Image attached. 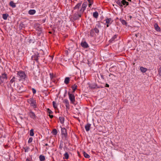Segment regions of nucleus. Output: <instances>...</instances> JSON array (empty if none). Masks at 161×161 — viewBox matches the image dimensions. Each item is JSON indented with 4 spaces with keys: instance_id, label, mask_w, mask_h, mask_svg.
<instances>
[{
    "instance_id": "nucleus-26",
    "label": "nucleus",
    "mask_w": 161,
    "mask_h": 161,
    "mask_svg": "<svg viewBox=\"0 0 161 161\" xmlns=\"http://www.w3.org/2000/svg\"><path fill=\"white\" fill-rule=\"evenodd\" d=\"M53 134L54 135H56L58 131L56 129H53L52 131Z\"/></svg>"
},
{
    "instance_id": "nucleus-51",
    "label": "nucleus",
    "mask_w": 161,
    "mask_h": 161,
    "mask_svg": "<svg viewBox=\"0 0 161 161\" xmlns=\"http://www.w3.org/2000/svg\"><path fill=\"white\" fill-rule=\"evenodd\" d=\"M26 161H31L29 160L28 158H27L26 160Z\"/></svg>"
},
{
    "instance_id": "nucleus-19",
    "label": "nucleus",
    "mask_w": 161,
    "mask_h": 161,
    "mask_svg": "<svg viewBox=\"0 0 161 161\" xmlns=\"http://www.w3.org/2000/svg\"><path fill=\"white\" fill-rule=\"evenodd\" d=\"M9 15L7 14H3V18L4 20H6Z\"/></svg>"
},
{
    "instance_id": "nucleus-12",
    "label": "nucleus",
    "mask_w": 161,
    "mask_h": 161,
    "mask_svg": "<svg viewBox=\"0 0 161 161\" xmlns=\"http://www.w3.org/2000/svg\"><path fill=\"white\" fill-rule=\"evenodd\" d=\"M106 23L107 24H110L113 21V20H112L111 18H107L105 19Z\"/></svg>"
},
{
    "instance_id": "nucleus-1",
    "label": "nucleus",
    "mask_w": 161,
    "mask_h": 161,
    "mask_svg": "<svg viewBox=\"0 0 161 161\" xmlns=\"http://www.w3.org/2000/svg\"><path fill=\"white\" fill-rule=\"evenodd\" d=\"M87 2H84L82 5V6L80 9V7L81 4V3H79L74 7L73 12H74V14L73 17V19L74 20L79 19V18L81 17L82 14L85 10L87 6Z\"/></svg>"
},
{
    "instance_id": "nucleus-49",
    "label": "nucleus",
    "mask_w": 161,
    "mask_h": 161,
    "mask_svg": "<svg viewBox=\"0 0 161 161\" xmlns=\"http://www.w3.org/2000/svg\"><path fill=\"white\" fill-rule=\"evenodd\" d=\"M66 108H68L69 106V103L68 104H66Z\"/></svg>"
},
{
    "instance_id": "nucleus-47",
    "label": "nucleus",
    "mask_w": 161,
    "mask_h": 161,
    "mask_svg": "<svg viewBox=\"0 0 161 161\" xmlns=\"http://www.w3.org/2000/svg\"><path fill=\"white\" fill-rule=\"evenodd\" d=\"M111 75H112V76H114V77H115V76L112 74L110 73L109 75V76H110Z\"/></svg>"
},
{
    "instance_id": "nucleus-31",
    "label": "nucleus",
    "mask_w": 161,
    "mask_h": 161,
    "mask_svg": "<svg viewBox=\"0 0 161 161\" xmlns=\"http://www.w3.org/2000/svg\"><path fill=\"white\" fill-rule=\"evenodd\" d=\"M93 30H94V31H95L96 33L97 34H98L99 33V31L97 27H95Z\"/></svg>"
},
{
    "instance_id": "nucleus-3",
    "label": "nucleus",
    "mask_w": 161,
    "mask_h": 161,
    "mask_svg": "<svg viewBox=\"0 0 161 161\" xmlns=\"http://www.w3.org/2000/svg\"><path fill=\"white\" fill-rule=\"evenodd\" d=\"M7 79V75L5 73L2 74V75H0V85L4 82V80H6Z\"/></svg>"
},
{
    "instance_id": "nucleus-18",
    "label": "nucleus",
    "mask_w": 161,
    "mask_h": 161,
    "mask_svg": "<svg viewBox=\"0 0 161 161\" xmlns=\"http://www.w3.org/2000/svg\"><path fill=\"white\" fill-rule=\"evenodd\" d=\"M70 80V78L68 77H66L64 79V82L66 84H68Z\"/></svg>"
},
{
    "instance_id": "nucleus-2",
    "label": "nucleus",
    "mask_w": 161,
    "mask_h": 161,
    "mask_svg": "<svg viewBox=\"0 0 161 161\" xmlns=\"http://www.w3.org/2000/svg\"><path fill=\"white\" fill-rule=\"evenodd\" d=\"M27 102L33 108H36L37 107L36 100L33 98H30L27 100Z\"/></svg>"
},
{
    "instance_id": "nucleus-42",
    "label": "nucleus",
    "mask_w": 161,
    "mask_h": 161,
    "mask_svg": "<svg viewBox=\"0 0 161 161\" xmlns=\"http://www.w3.org/2000/svg\"><path fill=\"white\" fill-rule=\"evenodd\" d=\"M32 92H33V94H35L36 92V90L34 88H32Z\"/></svg>"
},
{
    "instance_id": "nucleus-50",
    "label": "nucleus",
    "mask_w": 161,
    "mask_h": 161,
    "mask_svg": "<svg viewBox=\"0 0 161 161\" xmlns=\"http://www.w3.org/2000/svg\"><path fill=\"white\" fill-rule=\"evenodd\" d=\"M128 17H129V18H130V19H131L132 18V16L130 15H129V16H128Z\"/></svg>"
},
{
    "instance_id": "nucleus-25",
    "label": "nucleus",
    "mask_w": 161,
    "mask_h": 161,
    "mask_svg": "<svg viewBox=\"0 0 161 161\" xmlns=\"http://www.w3.org/2000/svg\"><path fill=\"white\" fill-rule=\"evenodd\" d=\"M117 4L119 6L121 7H123V5L122 4V3H121V1H120L119 0H118L116 2Z\"/></svg>"
},
{
    "instance_id": "nucleus-40",
    "label": "nucleus",
    "mask_w": 161,
    "mask_h": 161,
    "mask_svg": "<svg viewBox=\"0 0 161 161\" xmlns=\"http://www.w3.org/2000/svg\"><path fill=\"white\" fill-rule=\"evenodd\" d=\"M49 75H50V78L52 80L53 79L54 77V76L53 75V73H50L49 74Z\"/></svg>"
},
{
    "instance_id": "nucleus-37",
    "label": "nucleus",
    "mask_w": 161,
    "mask_h": 161,
    "mask_svg": "<svg viewBox=\"0 0 161 161\" xmlns=\"http://www.w3.org/2000/svg\"><path fill=\"white\" fill-rule=\"evenodd\" d=\"M64 103H65V104H68L69 103V101L68 99H65L64 100Z\"/></svg>"
},
{
    "instance_id": "nucleus-22",
    "label": "nucleus",
    "mask_w": 161,
    "mask_h": 161,
    "mask_svg": "<svg viewBox=\"0 0 161 161\" xmlns=\"http://www.w3.org/2000/svg\"><path fill=\"white\" fill-rule=\"evenodd\" d=\"M64 118L63 117H59V119L60 121V122L61 124H63L64 122Z\"/></svg>"
},
{
    "instance_id": "nucleus-54",
    "label": "nucleus",
    "mask_w": 161,
    "mask_h": 161,
    "mask_svg": "<svg viewBox=\"0 0 161 161\" xmlns=\"http://www.w3.org/2000/svg\"><path fill=\"white\" fill-rule=\"evenodd\" d=\"M42 20L43 21V22H44L45 21V20Z\"/></svg>"
},
{
    "instance_id": "nucleus-38",
    "label": "nucleus",
    "mask_w": 161,
    "mask_h": 161,
    "mask_svg": "<svg viewBox=\"0 0 161 161\" xmlns=\"http://www.w3.org/2000/svg\"><path fill=\"white\" fill-rule=\"evenodd\" d=\"M24 148L25 149V152H26L28 151V150L29 149V147H24Z\"/></svg>"
},
{
    "instance_id": "nucleus-10",
    "label": "nucleus",
    "mask_w": 161,
    "mask_h": 161,
    "mask_svg": "<svg viewBox=\"0 0 161 161\" xmlns=\"http://www.w3.org/2000/svg\"><path fill=\"white\" fill-rule=\"evenodd\" d=\"M118 36V35H114L109 40V42H115L117 40L116 39L117 37Z\"/></svg>"
},
{
    "instance_id": "nucleus-32",
    "label": "nucleus",
    "mask_w": 161,
    "mask_h": 161,
    "mask_svg": "<svg viewBox=\"0 0 161 161\" xmlns=\"http://www.w3.org/2000/svg\"><path fill=\"white\" fill-rule=\"evenodd\" d=\"M53 108L55 109H56L57 108V105H56V103L55 102L53 101Z\"/></svg>"
},
{
    "instance_id": "nucleus-30",
    "label": "nucleus",
    "mask_w": 161,
    "mask_h": 161,
    "mask_svg": "<svg viewBox=\"0 0 161 161\" xmlns=\"http://www.w3.org/2000/svg\"><path fill=\"white\" fill-rule=\"evenodd\" d=\"M89 4V7H90L93 3V1L92 0H87Z\"/></svg>"
},
{
    "instance_id": "nucleus-34",
    "label": "nucleus",
    "mask_w": 161,
    "mask_h": 161,
    "mask_svg": "<svg viewBox=\"0 0 161 161\" xmlns=\"http://www.w3.org/2000/svg\"><path fill=\"white\" fill-rule=\"evenodd\" d=\"M94 30L93 29H92L90 31V36H91L92 37H93L94 35Z\"/></svg>"
},
{
    "instance_id": "nucleus-7",
    "label": "nucleus",
    "mask_w": 161,
    "mask_h": 161,
    "mask_svg": "<svg viewBox=\"0 0 161 161\" xmlns=\"http://www.w3.org/2000/svg\"><path fill=\"white\" fill-rule=\"evenodd\" d=\"M39 57V53L38 52H36V53H35L34 55L32 56L31 59L32 60H35L37 62Z\"/></svg>"
},
{
    "instance_id": "nucleus-45",
    "label": "nucleus",
    "mask_w": 161,
    "mask_h": 161,
    "mask_svg": "<svg viewBox=\"0 0 161 161\" xmlns=\"http://www.w3.org/2000/svg\"><path fill=\"white\" fill-rule=\"evenodd\" d=\"M48 116H49V117H50V118L51 119H52L53 117V115H50V114H49L48 115Z\"/></svg>"
},
{
    "instance_id": "nucleus-9",
    "label": "nucleus",
    "mask_w": 161,
    "mask_h": 161,
    "mask_svg": "<svg viewBox=\"0 0 161 161\" xmlns=\"http://www.w3.org/2000/svg\"><path fill=\"white\" fill-rule=\"evenodd\" d=\"M81 46L85 48H86L89 47L88 44L86 42H82L81 43Z\"/></svg>"
},
{
    "instance_id": "nucleus-43",
    "label": "nucleus",
    "mask_w": 161,
    "mask_h": 161,
    "mask_svg": "<svg viewBox=\"0 0 161 161\" xmlns=\"http://www.w3.org/2000/svg\"><path fill=\"white\" fill-rule=\"evenodd\" d=\"M158 72L159 73V74L160 75H161V68H160L158 69Z\"/></svg>"
},
{
    "instance_id": "nucleus-11",
    "label": "nucleus",
    "mask_w": 161,
    "mask_h": 161,
    "mask_svg": "<svg viewBox=\"0 0 161 161\" xmlns=\"http://www.w3.org/2000/svg\"><path fill=\"white\" fill-rule=\"evenodd\" d=\"M155 30L157 31H161L160 28L157 23H155L154 25Z\"/></svg>"
},
{
    "instance_id": "nucleus-52",
    "label": "nucleus",
    "mask_w": 161,
    "mask_h": 161,
    "mask_svg": "<svg viewBox=\"0 0 161 161\" xmlns=\"http://www.w3.org/2000/svg\"><path fill=\"white\" fill-rule=\"evenodd\" d=\"M109 24H107V27H109Z\"/></svg>"
},
{
    "instance_id": "nucleus-17",
    "label": "nucleus",
    "mask_w": 161,
    "mask_h": 161,
    "mask_svg": "<svg viewBox=\"0 0 161 161\" xmlns=\"http://www.w3.org/2000/svg\"><path fill=\"white\" fill-rule=\"evenodd\" d=\"M36 12V11L34 9H31L29 10V14L30 15H33Z\"/></svg>"
},
{
    "instance_id": "nucleus-44",
    "label": "nucleus",
    "mask_w": 161,
    "mask_h": 161,
    "mask_svg": "<svg viewBox=\"0 0 161 161\" xmlns=\"http://www.w3.org/2000/svg\"><path fill=\"white\" fill-rule=\"evenodd\" d=\"M100 75L101 78L102 79H103V80H104V76L103 75H102V74H100Z\"/></svg>"
},
{
    "instance_id": "nucleus-36",
    "label": "nucleus",
    "mask_w": 161,
    "mask_h": 161,
    "mask_svg": "<svg viewBox=\"0 0 161 161\" xmlns=\"http://www.w3.org/2000/svg\"><path fill=\"white\" fill-rule=\"evenodd\" d=\"M97 86L96 85L94 84V85H92L90 86V87L92 88L95 89L96 88Z\"/></svg>"
},
{
    "instance_id": "nucleus-48",
    "label": "nucleus",
    "mask_w": 161,
    "mask_h": 161,
    "mask_svg": "<svg viewBox=\"0 0 161 161\" xmlns=\"http://www.w3.org/2000/svg\"><path fill=\"white\" fill-rule=\"evenodd\" d=\"M105 86L106 87H109V85L107 83H106L105 84Z\"/></svg>"
},
{
    "instance_id": "nucleus-27",
    "label": "nucleus",
    "mask_w": 161,
    "mask_h": 161,
    "mask_svg": "<svg viewBox=\"0 0 161 161\" xmlns=\"http://www.w3.org/2000/svg\"><path fill=\"white\" fill-rule=\"evenodd\" d=\"M30 135L31 136H33L34 135V130L33 129H31L30 132Z\"/></svg>"
},
{
    "instance_id": "nucleus-20",
    "label": "nucleus",
    "mask_w": 161,
    "mask_h": 161,
    "mask_svg": "<svg viewBox=\"0 0 161 161\" xmlns=\"http://www.w3.org/2000/svg\"><path fill=\"white\" fill-rule=\"evenodd\" d=\"M39 159L40 161H44L45 159V157L43 155H40L39 156Z\"/></svg>"
},
{
    "instance_id": "nucleus-53",
    "label": "nucleus",
    "mask_w": 161,
    "mask_h": 161,
    "mask_svg": "<svg viewBox=\"0 0 161 161\" xmlns=\"http://www.w3.org/2000/svg\"><path fill=\"white\" fill-rule=\"evenodd\" d=\"M48 145L47 143H46L45 144V146H48Z\"/></svg>"
},
{
    "instance_id": "nucleus-16",
    "label": "nucleus",
    "mask_w": 161,
    "mask_h": 161,
    "mask_svg": "<svg viewBox=\"0 0 161 161\" xmlns=\"http://www.w3.org/2000/svg\"><path fill=\"white\" fill-rule=\"evenodd\" d=\"M140 70L142 73H145L147 70V69L143 67H140Z\"/></svg>"
},
{
    "instance_id": "nucleus-33",
    "label": "nucleus",
    "mask_w": 161,
    "mask_h": 161,
    "mask_svg": "<svg viewBox=\"0 0 161 161\" xmlns=\"http://www.w3.org/2000/svg\"><path fill=\"white\" fill-rule=\"evenodd\" d=\"M63 142H61L60 143L59 146V148L60 149V150L62 149V148L63 147Z\"/></svg>"
},
{
    "instance_id": "nucleus-29",
    "label": "nucleus",
    "mask_w": 161,
    "mask_h": 161,
    "mask_svg": "<svg viewBox=\"0 0 161 161\" xmlns=\"http://www.w3.org/2000/svg\"><path fill=\"white\" fill-rule=\"evenodd\" d=\"M96 27L97 28H100L101 27V25L99 22L98 21L97 22Z\"/></svg>"
},
{
    "instance_id": "nucleus-8",
    "label": "nucleus",
    "mask_w": 161,
    "mask_h": 161,
    "mask_svg": "<svg viewBox=\"0 0 161 161\" xmlns=\"http://www.w3.org/2000/svg\"><path fill=\"white\" fill-rule=\"evenodd\" d=\"M61 133L64 136V137H66L67 136V133L66 130L65 128H61Z\"/></svg>"
},
{
    "instance_id": "nucleus-35",
    "label": "nucleus",
    "mask_w": 161,
    "mask_h": 161,
    "mask_svg": "<svg viewBox=\"0 0 161 161\" xmlns=\"http://www.w3.org/2000/svg\"><path fill=\"white\" fill-rule=\"evenodd\" d=\"M47 111L49 114H52L53 113V112L49 108L47 109Z\"/></svg>"
},
{
    "instance_id": "nucleus-6",
    "label": "nucleus",
    "mask_w": 161,
    "mask_h": 161,
    "mask_svg": "<svg viewBox=\"0 0 161 161\" xmlns=\"http://www.w3.org/2000/svg\"><path fill=\"white\" fill-rule=\"evenodd\" d=\"M28 115L31 119L34 120L35 119L37 118V116L34 113V112H33L32 110H31L28 113Z\"/></svg>"
},
{
    "instance_id": "nucleus-46",
    "label": "nucleus",
    "mask_w": 161,
    "mask_h": 161,
    "mask_svg": "<svg viewBox=\"0 0 161 161\" xmlns=\"http://www.w3.org/2000/svg\"><path fill=\"white\" fill-rule=\"evenodd\" d=\"M129 2L126 1V3H125V6H126L128 5H129Z\"/></svg>"
},
{
    "instance_id": "nucleus-23",
    "label": "nucleus",
    "mask_w": 161,
    "mask_h": 161,
    "mask_svg": "<svg viewBox=\"0 0 161 161\" xmlns=\"http://www.w3.org/2000/svg\"><path fill=\"white\" fill-rule=\"evenodd\" d=\"M93 15L94 18H97L98 17V14L97 12L96 11L93 13Z\"/></svg>"
},
{
    "instance_id": "nucleus-5",
    "label": "nucleus",
    "mask_w": 161,
    "mask_h": 161,
    "mask_svg": "<svg viewBox=\"0 0 161 161\" xmlns=\"http://www.w3.org/2000/svg\"><path fill=\"white\" fill-rule=\"evenodd\" d=\"M17 75H18L20 78L21 80H25L26 78V75L24 72L22 71H19L17 73Z\"/></svg>"
},
{
    "instance_id": "nucleus-28",
    "label": "nucleus",
    "mask_w": 161,
    "mask_h": 161,
    "mask_svg": "<svg viewBox=\"0 0 161 161\" xmlns=\"http://www.w3.org/2000/svg\"><path fill=\"white\" fill-rule=\"evenodd\" d=\"M64 158L66 159H68L69 158V156L67 153H65L64 154Z\"/></svg>"
},
{
    "instance_id": "nucleus-55",
    "label": "nucleus",
    "mask_w": 161,
    "mask_h": 161,
    "mask_svg": "<svg viewBox=\"0 0 161 161\" xmlns=\"http://www.w3.org/2000/svg\"><path fill=\"white\" fill-rule=\"evenodd\" d=\"M136 37H137V34H136Z\"/></svg>"
},
{
    "instance_id": "nucleus-15",
    "label": "nucleus",
    "mask_w": 161,
    "mask_h": 161,
    "mask_svg": "<svg viewBox=\"0 0 161 161\" xmlns=\"http://www.w3.org/2000/svg\"><path fill=\"white\" fill-rule=\"evenodd\" d=\"M77 86L75 84H74L72 86L71 88L73 90L72 93L75 92V90L77 89Z\"/></svg>"
},
{
    "instance_id": "nucleus-4",
    "label": "nucleus",
    "mask_w": 161,
    "mask_h": 161,
    "mask_svg": "<svg viewBox=\"0 0 161 161\" xmlns=\"http://www.w3.org/2000/svg\"><path fill=\"white\" fill-rule=\"evenodd\" d=\"M69 96V98L72 103H74L75 102V96L74 94L70 93L69 92L68 93Z\"/></svg>"
},
{
    "instance_id": "nucleus-13",
    "label": "nucleus",
    "mask_w": 161,
    "mask_h": 161,
    "mask_svg": "<svg viewBox=\"0 0 161 161\" xmlns=\"http://www.w3.org/2000/svg\"><path fill=\"white\" fill-rule=\"evenodd\" d=\"M91 126V125L89 123H87L85 126V128L86 131H88L89 130Z\"/></svg>"
},
{
    "instance_id": "nucleus-41",
    "label": "nucleus",
    "mask_w": 161,
    "mask_h": 161,
    "mask_svg": "<svg viewBox=\"0 0 161 161\" xmlns=\"http://www.w3.org/2000/svg\"><path fill=\"white\" fill-rule=\"evenodd\" d=\"M32 140H33V138L32 137H30L29 139L28 142L29 143H30L32 141Z\"/></svg>"
},
{
    "instance_id": "nucleus-14",
    "label": "nucleus",
    "mask_w": 161,
    "mask_h": 161,
    "mask_svg": "<svg viewBox=\"0 0 161 161\" xmlns=\"http://www.w3.org/2000/svg\"><path fill=\"white\" fill-rule=\"evenodd\" d=\"M9 5L13 8H15L16 7L15 4L13 1H11L9 2Z\"/></svg>"
},
{
    "instance_id": "nucleus-21",
    "label": "nucleus",
    "mask_w": 161,
    "mask_h": 161,
    "mask_svg": "<svg viewBox=\"0 0 161 161\" xmlns=\"http://www.w3.org/2000/svg\"><path fill=\"white\" fill-rule=\"evenodd\" d=\"M120 21H121V23L123 25H125L126 26L127 25V23L125 20L120 19Z\"/></svg>"
},
{
    "instance_id": "nucleus-39",
    "label": "nucleus",
    "mask_w": 161,
    "mask_h": 161,
    "mask_svg": "<svg viewBox=\"0 0 161 161\" xmlns=\"http://www.w3.org/2000/svg\"><path fill=\"white\" fill-rule=\"evenodd\" d=\"M15 77H13V78L11 80L10 82L11 83H12L14 82L15 81Z\"/></svg>"
},
{
    "instance_id": "nucleus-24",
    "label": "nucleus",
    "mask_w": 161,
    "mask_h": 161,
    "mask_svg": "<svg viewBox=\"0 0 161 161\" xmlns=\"http://www.w3.org/2000/svg\"><path fill=\"white\" fill-rule=\"evenodd\" d=\"M84 156L85 158H89L90 157V156L86 152H84L83 153Z\"/></svg>"
}]
</instances>
